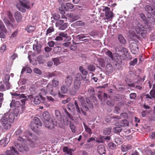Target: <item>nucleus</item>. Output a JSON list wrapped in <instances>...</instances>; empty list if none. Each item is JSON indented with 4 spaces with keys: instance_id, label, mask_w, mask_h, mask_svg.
Masks as SVG:
<instances>
[{
    "instance_id": "64",
    "label": "nucleus",
    "mask_w": 155,
    "mask_h": 155,
    "mask_svg": "<svg viewBox=\"0 0 155 155\" xmlns=\"http://www.w3.org/2000/svg\"><path fill=\"white\" fill-rule=\"evenodd\" d=\"M137 59H134L133 61H131L130 62V64L131 65L134 66L137 63Z\"/></svg>"
},
{
    "instance_id": "58",
    "label": "nucleus",
    "mask_w": 155,
    "mask_h": 155,
    "mask_svg": "<svg viewBox=\"0 0 155 155\" xmlns=\"http://www.w3.org/2000/svg\"><path fill=\"white\" fill-rule=\"evenodd\" d=\"M34 72L39 75H41L42 74V71L39 69L38 68H35L33 70Z\"/></svg>"
},
{
    "instance_id": "16",
    "label": "nucleus",
    "mask_w": 155,
    "mask_h": 155,
    "mask_svg": "<svg viewBox=\"0 0 155 155\" xmlns=\"http://www.w3.org/2000/svg\"><path fill=\"white\" fill-rule=\"evenodd\" d=\"M130 48L132 53L135 54L138 51V48L137 44L135 43H131L130 45Z\"/></svg>"
},
{
    "instance_id": "33",
    "label": "nucleus",
    "mask_w": 155,
    "mask_h": 155,
    "mask_svg": "<svg viewBox=\"0 0 155 155\" xmlns=\"http://www.w3.org/2000/svg\"><path fill=\"white\" fill-rule=\"evenodd\" d=\"M85 131L88 134L91 135L92 134V131L91 129L84 123H83Z\"/></svg>"
},
{
    "instance_id": "20",
    "label": "nucleus",
    "mask_w": 155,
    "mask_h": 155,
    "mask_svg": "<svg viewBox=\"0 0 155 155\" xmlns=\"http://www.w3.org/2000/svg\"><path fill=\"white\" fill-rule=\"evenodd\" d=\"M73 88H71L70 90V93L71 95L74 96L77 93V91L80 87V86L78 87H76L74 84H73Z\"/></svg>"
},
{
    "instance_id": "21",
    "label": "nucleus",
    "mask_w": 155,
    "mask_h": 155,
    "mask_svg": "<svg viewBox=\"0 0 155 155\" xmlns=\"http://www.w3.org/2000/svg\"><path fill=\"white\" fill-rule=\"evenodd\" d=\"M97 151L101 155L105 154L106 150L104 146L102 144L99 145L97 147Z\"/></svg>"
},
{
    "instance_id": "5",
    "label": "nucleus",
    "mask_w": 155,
    "mask_h": 155,
    "mask_svg": "<svg viewBox=\"0 0 155 155\" xmlns=\"http://www.w3.org/2000/svg\"><path fill=\"white\" fill-rule=\"evenodd\" d=\"M32 4L30 2V0H20L19 3L16 5L17 7L19 10L22 12L23 8H29L32 7Z\"/></svg>"
},
{
    "instance_id": "51",
    "label": "nucleus",
    "mask_w": 155,
    "mask_h": 155,
    "mask_svg": "<svg viewBox=\"0 0 155 155\" xmlns=\"http://www.w3.org/2000/svg\"><path fill=\"white\" fill-rule=\"evenodd\" d=\"M54 29L53 27H49L47 30L46 33V35H48L50 34L51 33L54 31Z\"/></svg>"
},
{
    "instance_id": "13",
    "label": "nucleus",
    "mask_w": 155,
    "mask_h": 155,
    "mask_svg": "<svg viewBox=\"0 0 155 155\" xmlns=\"http://www.w3.org/2000/svg\"><path fill=\"white\" fill-rule=\"evenodd\" d=\"M16 144L17 145H16V144H15V146L16 149L20 152L22 151L23 150L25 151H28L29 150L28 147L26 144H24L21 146L17 143H16Z\"/></svg>"
},
{
    "instance_id": "24",
    "label": "nucleus",
    "mask_w": 155,
    "mask_h": 155,
    "mask_svg": "<svg viewBox=\"0 0 155 155\" xmlns=\"http://www.w3.org/2000/svg\"><path fill=\"white\" fill-rule=\"evenodd\" d=\"M10 107H19L21 106L20 102L19 101H15L14 100H12L10 104Z\"/></svg>"
},
{
    "instance_id": "39",
    "label": "nucleus",
    "mask_w": 155,
    "mask_h": 155,
    "mask_svg": "<svg viewBox=\"0 0 155 155\" xmlns=\"http://www.w3.org/2000/svg\"><path fill=\"white\" fill-rule=\"evenodd\" d=\"M47 77L48 78H49L52 77L56 76L57 75V73L56 71L52 72H48L46 73Z\"/></svg>"
},
{
    "instance_id": "38",
    "label": "nucleus",
    "mask_w": 155,
    "mask_h": 155,
    "mask_svg": "<svg viewBox=\"0 0 155 155\" xmlns=\"http://www.w3.org/2000/svg\"><path fill=\"white\" fill-rule=\"evenodd\" d=\"M107 51L105 53V54L110 58H113L116 57L113 54L110 50L107 49Z\"/></svg>"
},
{
    "instance_id": "15",
    "label": "nucleus",
    "mask_w": 155,
    "mask_h": 155,
    "mask_svg": "<svg viewBox=\"0 0 155 155\" xmlns=\"http://www.w3.org/2000/svg\"><path fill=\"white\" fill-rule=\"evenodd\" d=\"M65 85H63L61 87L60 91H59L58 93L59 97L61 98L63 97H64L63 95L67 92L68 88Z\"/></svg>"
},
{
    "instance_id": "61",
    "label": "nucleus",
    "mask_w": 155,
    "mask_h": 155,
    "mask_svg": "<svg viewBox=\"0 0 155 155\" xmlns=\"http://www.w3.org/2000/svg\"><path fill=\"white\" fill-rule=\"evenodd\" d=\"M129 96L131 99L134 100L137 96V94L135 93H131L130 94Z\"/></svg>"
},
{
    "instance_id": "53",
    "label": "nucleus",
    "mask_w": 155,
    "mask_h": 155,
    "mask_svg": "<svg viewBox=\"0 0 155 155\" xmlns=\"http://www.w3.org/2000/svg\"><path fill=\"white\" fill-rule=\"evenodd\" d=\"M68 27L67 23H64L61 26L59 27V29L60 30H63L66 29Z\"/></svg>"
},
{
    "instance_id": "14",
    "label": "nucleus",
    "mask_w": 155,
    "mask_h": 155,
    "mask_svg": "<svg viewBox=\"0 0 155 155\" xmlns=\"http://www.w3.org/2000/svg\"><path fill=\"white\" fill-rule=\"evenodd\" d=\"M145 9L149 13L155 15V6L147 5L145 7Z\"/></svg>"
},
{
    "instance_id": "56",
    "label": "nucleus",
    "mask_w": 155,
    "mask_h": 155,
    "mask_svg": "<svg viewBox=\"0 0 155 155\" xmlns=\"http://www.w3.org/2000/svg\"><path fill=\"white\" fill-rule=\"evenodd\" d=\"M53 61L54 62V64L56 66L60 64L61 62L60 61V59H53Z\"/></svg>"
},
{
    "instance_id": "62",
    "label": "nucleus",
    "mask_w": 155,
    "mask_h": 155,
    "mask_svg": "<svg viewBox=\"0 0 155 155\" xmlns=\"http://www.w3.org/2000/svg\"><path fill=\"white\" fill-rule=\"evenodd\" d=\"M75 25L77 26H84V23L81 21H78L75 22Z\"/></svg>"
},
{
    "instance_id": "54",
    "label": "nucleus",
    "mask_w": 155,
    "mask_h": 155,
    "mask_svg": "<svg viewBox=\"0 0 155 155\" xmlns=\"http://www.w3.org/2000/svg\"><path fill=\"white\" fill-rule=\"evenodd\" d=\"M88 70L91 71H94L95 69V67L92 64H90L88 65L87 67Z\"/></svg>"
},
{
    "instance_id": "27",
    "label": "nucleus",
    "mask_w": 155,
    "mask_h": 155,
    "mask_svg": "<svg viewBox=\"0 0 155 155\" xmlns=\"http://www.w3.org/2000/svg\"><path fill=\"white\" fill-rule=\"evenodd\" d=\"M121 149L123 152H126L130 150L132 147L131 145L130 144L127 145L123 144L121 145Z\"/></svg>"
},
{
    "instance_id": "60",
    "label": "nucleus",
    "mask_w": 155,
    "mask_h": 155,
    "mask_svg": "<svg viewBox=\"0 0 155 155\" xmlns=\"http://www.w3.org/2000/svg\"><path fill=\"white\" fill-rule=\"evenodd\" d=\"M60 15L58 14H54L53 15V18L55 20H58L60 19Z\"/></svg>"
},
{
    "instance_id": "41",
    "label": "nucleus",
    "mask_w": 155,
    "mask_h": 155,
    "mask_svg": "<svg viewBox=\"0 0 155 155\" xmlns=\"http://www.w3.org/2000/svg\"><path fill=\"white\" fill-rule=\"evenodd\" d=\"M63 151L64 152L66 153L67 154H69V155H71L72 153L71 150L68 148L67 147H65L63 148Z\"/></svg>"
},
{
    "instance_id": "47",
    "label": "nucleus",
    "mask_w": 155,
    "mask_h": 155,
    "mask_svg": "<svg viewBox=\"0 0 155 155\" xmlns=\"http://www.w3.org/2000/svg\"><path fill=\"white\" fill-rule=\"evenodd\" d=\"M30 63L34 65H36L37 64L38 59H29Z\"/></svg>"
},
{
    "instance_id": "59",
    "label": "nucleus",
    "mask_w": 155,
    "mask_h": 155,
    "mask_svg": "<svg viewBox=\"0 0 155 155\" xmlns=\"http://www.w3.org/2000/svg\"><path fill=\"white\" fill-rule=\"evenodd\" d=\"M61 50V48L60 46L55 47L54 49V51L55 53L59 52Z\"/></svg>"
},
{
    "instance_id": "8",
    "label": "nucleus",
    "mask_w": 155,
    "mask_h": 155,
    "mask_svg": "<svg viewBox=\"0 0 155 155\" xmlns=\"http://www.w3.org/2000/svg\"><path fill=\"white\" fill-rule=\"evenodd\" d=\"M30 125L32 130H34L36 128H38L39 126L41 127L42 124L38 118L34 117L33 121L31 123Z\"/></svg>"
},
{
    "instance_id": "55",
    "label": "nucleus",
    "mask_w": 155,
    "mask_h": 155,
    "mask_svg": "<svg viewBox=\"0 0 155 155\" xmlns=\"http://www.w3.org/2000/svg\"><path fill=\"white\" fill-rule=\"evenodd\" d=\"M115 142L118 144H120L122 143V139L119 137H116L115 139Z\"/></svg>"
},
{
    "instance_id": "17",
    "label": "nucleus",
    "mask_w": 155,
    "mask_h": 155,
    "mask_svg": "<svg viewBox=\"0 0 155 155\" xmlns=\"http://www.w3.org/2000/svg\"><path fill=\"white\" fill-rule=\"evenodd\" d=\"M41 45L39 44H36L33 45V50L36 54H38L41 52Z\"/></svg>"
},
{
    "instance_id": "3",
    "label": "nucleus",
    "mask_w": 155,
    "mask_h": 155,
    "mask_svg": "<svg viewBox=\"0 0 155 155\" xmlns=\"http://www.w3.org/2000/svg\"><path fill=\"white\" fill-rule=\"evenodd\" d=\"M2 17L5 23L7 26L12 27L14 28L15 25L14 22L15 19L9 11L6 12H3L1 14Z\"/></svg>"
},
{
    "instance_id": "44",
    "label": "nucleus",
    "mask_w": 155,
    "mask_h": 155,
    "mask_svg": "<svg viewBox=\"0 0 155 155\" xmlns=\"http://www.w3.org/2000/svg\"><path fill=\"white\" fill-rule=\"evenodd\" d=\"M35 29V27L34 26L28 25L26 28V30L29 33L33 31Z\"/></svg>"
},
{
    "instance_id": "31",
    "label": "nucleus",
    "mask_w": 155,
    "mask_h": 155,
    "mask_svg": "<svg viewBox=\"0 0 155 155\" xmlns=\"http://www.w3.org/2000/svg\"><path fill=\"white\" fill-rule=\"evenodd\" d=\"M41 102V97L39 96H36L33 100V102L35 104H39Z\"/></svg>"
},
{
    "instance_id": "28",
    "label": "nucleus",
    "mask_w": 155,
    "mask_h": 155,
    "mask_svg": "<svg viewBox=\"0 0 155 155\" xmlns=\"http://www.w3.org/2000/svg\"><path fill=\"white\" fill-rule=\"evenodd\" d=\"M14 16L17 21L18 22L20 21L22 19V16L19 12H17L15 13Z\"/></svg>"
},
{
    "instance_id": "46",
    "label": "nucleus",
    "mask_w": 155,
    "mask_h": 155,
    "mask_svg": "<svg viewBox=\"0 0 155 155\" xmlns=\"http://www.w3.org/2000/svg\"><path fill=\"white\" fill-rule=\"evenodd\" d=\"M111 128H106L103 131V134L105 135H108L110 134L111 132Z\"/></svg>"
},
{
    "instance_id": "12",
    "label": "nucleus",
    "mask_w": 155,
    "mask_h": 155,
    "mask_svg": "<svg viewBox=\"0 0 155 155\" xmlns=\"http://www.w3.org/2000/svg\"><path fill=\"white\" fill-rule=\"evenodd\" d=\"M9 120H8V117L6 116H4L2 118V124L4 127L5 129H9L11 127V124L9 123Z\"/></svg>"
},
{
    "instance_id": "45",
    "label": "nucleus",
    "mask_w": 155,
    "mask_h": 155,
    "mask_svg": "<svg viewBox=\"0 0 155 155\" xmlns=\"http://www.w3.org/2000/svg\"><path fill=\"white\" fill-rule=\"evenodd\" d=\"M121 128L119 127H114L113 129V132L115 133H119L122 130Z\"/></svg>"
},
{
    "instance_id": "7",
    "label": "nucleus",
    "mask_w": 155,
    "mask_h": 155,
    "mask_svg": "<svg viewBox=\"0 0 155 155\" xmlns=\"http://www.w3.org/2000/svg\"><path fill=\"white\" fill-rule=\"evenodd\" d=\"M63 38H65L64 41H68L71 40V38L69 36H68L67 34L64 32H61L58 34L56 36L55 40L56 41H60L63 40Z\"/></svg>"
},
{
    "instance_id": "57",
    "label": "nucleus",
    "mask_w": 155,
    "mask_h": 155,
    "mask_svg": "<svg viewBox=\"0 0 155 155\" xmlns=\"http://www.w3.org/2000/svg\"><path fill=\"white\" fill-rule=\"evenodd\" d=\"M10 76L9 74H6L5 75L4 80H3V82H9Z\"/></svg>"
},
{
    "instance_id": "11",
    "label": "nucleus",
    "mask_w": 155,
    "mask_h": 155,
    "mask_svg": "<svg viewBox=\"0 0 155 155\" xmlns=\"http://www.w3.org/2000/svg\"><path fill=\"white\" fill-rule=\"evenodd\" d=\"M49 123V121H44V124L46 127L50 130L53 129L54 126L57 124V122L55 120H51V123L49 125H48Z\"/></svg>"
},
{
    "instance_id": "50",
    "label": "nucleus",
    "mask_w": 155,
    "mask_h": 155,
    "mask_svg": "<svg viewBox=\"0 0 155 155\" xmlns=\"http://www.w3.org/2000/svg\"><path fill=\"white\" fill-rule=\"evenodd\" d=\"M139 17L145 23V21L147 20V18H146V16L143 14L142 13H140L139 14Z\"/></svg>"
},
{
    "instance_id": "10",
    "label": "nucleus",
    "mask_w": 155,
    "mask_h": 155,
    "mask_svg": "<svg viewBox=\"0 0 155 155\" xmlns=\"http://www.w3.org/2000/svg\"><path fill=\"white\" fill-rule=\"evenodd\" d=\"M83 79V76L80 73H77L75 75L74 84L76 86L78 87L79 85L81 86V81Z\"/></svg>"
},
{
    "instance_id": "37",
    "label": "nucleus",
    "mask_w": 155,
    "mask_h": 155,
    "mask_svg": "<svg viewBox=\"0 0 155 155\" xmlns=\"http://www.w3.org/2000/svg\"><path fill=\"white\" fill-rule=\"evenodd\" d=\"M11 94L12 96H15L18 98H21V97H25V95L24 94H20L16 93H11Z\"/></svg>"
},
{
    "instance_id": "4",
    "label": "nucleus",
    "mask_w": 155,
    "mask_h": 155,
    "mask_svg": "<svg viewBox=\"0 0 155 155\" xmlns=\"http://www.w3.org/2000/svg\"><path fill=\"white\" fill-rule=\"evenodd\" d=\"M34 137L32 134L28 131L26 132L25 135L22 136V137H19L18 138V140L21 142H25L27 140L29 142L30 146L34 147H35V143L33 140H31V139L33 140Z\"/></svg>"
},
{
    "instance_id": "40",
    "label": "nucleus",
    "mask_w": 155,
    "mask_h": 155,
    "mask_svg": "<svg viewBox=\"0 0 155 155\" xmlns=\"http://www.w3.org/2000/svg\"><path fill=\"white\" fill-rule=\"evenodd\" d=\"M146 21H145V23L146 24V25H147V24L149 23H152L154 22V19L153 16L151 15L150 17H148L146 19Z\"/></svg>"
},
{
    "instance_id": "1",
    "label": "nucleus",
    "mask_w": 155,
    "mask_h": 155,
    "mask_svg": "<svg viewBox=\"0 0 155 155\" xmlns=\"http://www.w3.org/2000/svg\"><path fill=\"white\" fill-rule=\"evenodd\" d=\"M78 99L81 104V107L80 109L76 101L74 102L76 111L79 114L81 112L84 115H86V112L89 109V108H91L93 107V104L88 98L86 99V101L84 97L81 95L78 97Z\"/></svg>"
},
{
    "instance_id": "32",
    "label": "nucleus",
    "mask_w": 155,
    "mask_h": 155,
    "mask_svg": "<svg viewBox=\"0 0 155 155\" xmlns=\"http://www.w3.org/2000/svg\"><path fill=\"white\" fill-rule=\"evenodd\" d=\"M8 118L9 122L10 123H12L14 121L15 118L14 114L13 113H10L8 116H6Z\"/></svg>"
},
{
    "instance_id": "34",
    "label": "nucleus",
    "mask_w": 155,
    "mask_h": 155,
    "mask_svg": "<svg viewBox=\"0 0 155 155\" xmlns=\"http://www.w3.org/2000/svg\"><path fill=\"white\" fill-rule=\"evenodd\" d=\"M0 29L2 32H1L3 33L4 34V33H6V28H5V26L2 22L0 20ZM5 35V34H4Z\"/></svg>"
},
{
    "instance_id": "2",
    "label": "nucleus",
    "mask_w": 155,
    "mask_h": 155,
    "mask_svg": "<svg viewBox=\"0 0 155 155\" xmlns=\"http://www.w3.org/2000/svg\"><path fill=\"white\" fill-rule=\"evenodd\" d=\"M148 28L147 25H143L140 23H138L135 26H133L132 27V29L134 30L135 32L134 31L131 32V31L130 30L129 33L131 37L135 36L136 33L144 38L146 36L147 31L150 30L149 29L148 30Z\"/></svg>"
},
{
    "instance_id": "6",
    "label": "nucleus",
    "mask_w": 155,
    "mask_h": 155,
    "mask_svg": "<svg viewBox=\"0 0 155 155\" xmlns=\"http://www.w3.org/2000/svg\"><path fill=\"white\" fill-rule=\"evenodd\" d=\"M114 50L115 52L114 53V55L116 58L121 57V55L119 54H118V52H122V51L126 52V54H124L122 57L125 58V56L127 58H129L128 56H129V53L127 52V49L124 48H123L120 45L116 46Z\"/></svg>"
},
{
    "instance_id": "35",
    "label": "nucleus",
    "mask_w": 155,
    "mask_h": 155,
    "mask_svg": "<svg viewBox=\"0 0 155 155\" xmlns=\"http://www.w3.org/2000/svg\"><path fill=\"white\" fill-rule=\"evenodd\" d=\"M52 85L54 87H57L59 85V81L58 80L55 78H54L52 80Z\"/></svg>"
},
{
    "instance_id": "9",
    "label": "nucleus",
    "mask_w": 155,
    "mask_h": 155,
    "mask_svg": "<svg viewBox=\"0 0 155 155\" xmlns=\"http://www.w3.org/2000/svg\"><path fill=\"white\" fill-rule=\"evenodd\" d=\"M105 61L104 59H98V61L100 63V64L102 65H105L106 63V61L107 62H110L112 64V65L117 66L118 63L117 61L118 59H105Z\"/></svg>"
},
{
    "instance_id": "18",
    "label": "nucleus",
    "mask_w": 155,
    "mask_h": 155,
    "mask_svg": "<svg viewBox=\"0 0 155 155\" xmlns=\"http://www.w3.org/2000/svg\"><path fill=\"white\" fill-rule=\"evenodd\" d=\"M150 96L148 94L145 95L147 98L152 99L155 98V85L154 84L153 85V89L150 92Z\"/></svg>"
},
{
    "instance_id": "36",
    "label": "nucleus",
    "mask_w": 155,
    "mask_h": 155,
    "mask_svg": "<svg viewBox=\"0 0 155 155\" xmlns=\"http://www.w3.org/2000/svg\"><path fill=\"white\" fill-rule=\"evenodd\" d=\"M118 38L120 43L122 44H125L126 41L122 35H119Z\"/></svg>"
},
{
    "instance_id": "26",
    "label": "nucleus",
    "mask_w": 155,
    "mask_h": 155,
    "mask_svg": "<svg viewBox=\"0 0 155 155\" xmlns=\"http://www.w3.org/2000/svg\"><path fill=\"white\" fill-rule=\"evenodd\" d=\"M42 117L43 118V122L46 121H48L50 119V115L48 112L45 111L43 112L42 114Z\"/></svg>"
},
{
    "instance_id": "52",
    "label": "nucleus",
    "mask_w": 155,
    "mask_h": 155,
    "mask_svg": "<svg viewBox=\"0 0 155 155\" xmlns=\"http://www.w3.org/2000/svg\"><path fill=\"white\" fill-rule=\"evenodd\" d=\"M63 121L64 124L65 125H67L68 124V119L67 116H64L63 117Z\"/></svg>"
},
{
    "instance_id": "23",
    "label": "nucleus",
    "mask_w": 155,
    "mask_h": 155,
    "mask_svg": "<svg viewBox=\"0 0 155 155\" xmlns=\"http://www.w3.org/2000/svg\"><path fill=\"white\" fill-rule=\"evenodd\" d=\"M6 155H15V154H18V152L14 147H12L10 150H7L5 152Z\"/></svg>"
},
{
    "instance_id": "42",
    "label": "nucleus",
    "mask_w": 155,
    "mask_h": 155,
    "mask_svg": "<svg viewBox=\"0 0 155 155\" xmlns=\"http://www.w3.org/2000/svg\"><path fill=\"white\" fill-rule=\"evenodd\" d=\"M113 13L111 11L105 12V15L107 19H111L113 17Z\"/></svg>"
},
{
    "instance_id": "48",
    "label": "nucleus",
    "mask_w": 155,
    "mask_h": 155,
    "mask_svg": "<svg viewBox=\"0 0 155 155\" xmlns=\"http://www.w3.org/2000/svg\"><path fill=\"white\" fill-rule=\"evenodd\" d=\"M108 146L110 149L112 150H114L116 148V145L112 142L109 143H108Z\"/></svg>"
},
{
    "instance_id": "43",
    "label": "nucleus",
    "mask_w": 155,
    "mask_h": 155,
    "mask_svg": "<svg viewBox=\"0 0 155 155\" xmlns=\"http://www.w3.org/2000/svg\"><path fill=\"white\" fill-rule=\"evenodd\" d=\"M73 6L72 4L71 3H67L66 4V5L64 7L65 10L67 11L69 9H71L73 8Z\"/></svg>"
},
{
    "instance_id": "30",
    "label": "nucleus",
    "mask_w": 155,
    "mask_h": 155,
    "mask_svg": "<svg viewBox=\"0 0 155 155\" xmlns=\"http://www.w3.org/2000/svg\"><path fill=\"white\" fill-rule=\"evenodd\" d=\"M55 117L59 121L62 120V115L60 112L58 110H56L55 111Z\"/></svg>"
},
{
    "instance_id": "25",
    "label": "nucleus",
    "mask_w": 155,
    "mask_h": 155,
    "mask_svg": "<svg viewBox=\"0 0 155 155\" xmlns=\"http://www.w3.org/2000/svg\"><path fill=\"white\" fill-rule=\"evenodd\" d=\"M53 86H52L51 84H48L47 86L46 91L47 92H49L51 95L55 96L57 94H54L53 88Z\"/></svg>"
},
{
    "instance_id": "19",
    "label": "nucleus",
    "mask_w": 155,
    "mask_h": 155,
    "mask_svg": "<svg viewBox=\"0 0 155 155\" xmlns=\"http://www.w3.org/2000/svg\"><path fill=\"white\" fill-rule=\"evenodd\" d=\"M72 81V77L70 75H68L65 80V85L67 87H70Z\"/></svg>"
},
{
    "instance_id": "29",
    "label": "nucleus",
    "mask_w": 155,
    "mask_h": 155,
    "mask_svg": "<svg viewBox=\"0 0 155 155\" xmlns=\"http://www.w3.org/2000/svg\"><path fill=\"white\" fill-rule=\"evenodd\" d=\"M118 124V126H120V127L129 126V122L126 120H122Z\"/></svg>"
},
{
    "instance_id": "49",
    "label": "nucleus",
    "mask_w": 155,
    "mask_h": 155,
    "mask_svg": "<svg viewBox=\"0 0 155 155\" xmlns=\"http://www.w3.org/2000/svg\"><path fill=\"white\" fill-rule=\"evenodd\" d=\"M64 24V21L63 20H60L57 21L55 24L56 27L59 28Z\"/></svg>"
},
{
    "instance_id": "22",
    "label": "nucleus",
    "mask_w": 155,
    "mask_h": 155,
    "mask_svg": "<svg viewBox=\"0 0 155 155\" xmlns=\"http://www.w3.org/2000/svg\"><path fill=\"white\" fill-rule=\"evenodd\" d=\"M106 61V70L108 72L111 73H112L113 70L114 69L113 67L112 64L109 62H107Z\"/></svg>"
},
{
    "instance_id": "63",
    "label": "nucleus",
    "mask_w": 155,
    "mask_h": 155,
    "mask_svg": "<svg viewBox=\"0 0 155 155\" xmlns=\"http://www.w3.org/2000/svg\"><path fill=\"white\" fill-rule=\"evenodd\" d=\"M70 127L72 132L73 133H75L76 131V130L75 127L74 125L71 123H70Z\"/></svg>"
}]
</instances>
